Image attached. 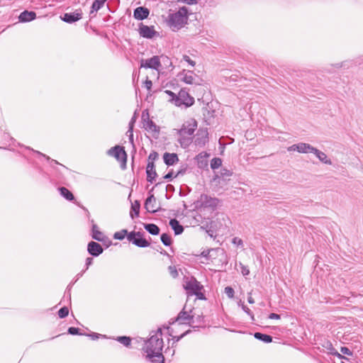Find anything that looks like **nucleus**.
Wrapping results in <instances>:
<instances>
[{"instance_id": "nucleus-16", "label": "nucleus", "mask_w": 363, "mask_h": 363, "mask_svg": "<svg viewBox=\"0 0 363 363\" xmlns=\"http://www.w3.org/2000/svg\"><path fill=\"white\" fill-rule=\"evenodd\" d=\"M88 252L94 257H97L103 252V247L98 242L91 241L87 246Z\"/></svg>"}, {"instance_id": "nucleus-29", "label": "nucleus", "mask_w": 363, "mask_h": 363, "mask_svg": "<svg viewBox=\"0 0 363 363\" xmlns=\"http://www.w3.org/2000/svg\"><path fill=\"white\" fill-rule=\"evenodd\" d=\"M59 191L60 194L68 201H72L74 199L73 194L65 187H60Z\"/></svg>"}, {"instance_id": "nucleus-6", "label": "nucleus", "mask_w": 363, "mask_h": 363, "mask_svg": "<svg viewBox=\"0 0 363 363\" xmlns=\"http://www.w3.org/2000/svg\"><path fill=\"white\" fill-rule=\"evenodd\" d=\"M142 121L145 130L151 133L152 137L157 138L160 134V128L149 118V113L147 111H145L143 112Z\"/></svg>"}, {"instance_id": "nucleus-50", "label": "nucleus", "mask_w": 363, "mask_h": 363, "mask_svg": "<svg viewBox=\"0 0 363 363\" xmlns=\"http://www.w3.org/2000/svg\"><path fill=\"white\" fill-rule=\"evenodd\" d=\"M233 243L239 246V245H242L243 242H242V240L238 238V237H235L233 239Z\"/></svg>"}, {"instance_id": "nucleus-54", "label": "nucleus", "mask_w": 363, "mask_h": 363, "mask_svg": "<svg viewBox=\"0 0 363 363\" xmlns=\"http://www.w3.org/2000/svg\"><path fill=\"white\" fill-rule=\"evenodd\" d=\"M128 133H129V140H130V143H133V134L132 127L129 128Z\"/></svg>"}, {"instance_id": "nucleus-10", "label": "nucleus", "mask_w": 363, "mask_h": 363, "mask_svg": "<svg viewBox=\"0 0 363 363\" xmlns=\"http://www.w3.org/2000/svg\"><path fill=\"white\" fill-rule=\"evenodd\" d=\"M208 142V133L207 128H199L196 134L194 144L196 146L203 147Z\"/></svg>"}, {"instance_id": "nucleus-19", "label": "nucleus", "mask_w": 363, "mask_h": 363, "mask_svg": "<svg viewBox=\"0 0 363 363\" xmlns=\"http://www.w3.org/2000/svg\"><path fill=\"white\" fill-rule=\"evenodd\" d=\"M209 154L206 152H202L199 153L196 157V160L197 162V166L200 169H204L208 166V160L207 158L209 157Z\"/></svg>"}, {"instance_id": "nucleus-48", "label": "nucleus", "mask_w": 363, "mask_h": 363, "mask_svg": "<svg viewBox=\"0 0 363 363\" xmlns=\"http://www.w3.org/2000/svg\"><path fill=\"white\" fill-rule=\"evenodd\" d=\"M144 85L145 86V88L148 90V91H150L151 90V88H152V82L150 79H149L147 77L146 79V80L144 82Z\"/></svg>"}, {"instance_id": "nucleus-4", "label": "nucleus", "mask_w": 363, "mask_h": 363, "mask_svg": "<svg viewBox=\"0 0 363 363\" xmlns=\"http://www.w3.org/2000/svg\"><path fill=\"white\" fill-rule=\"evenodd\" d=\"M196 128L197 122L194 118H190L183 123L182 128L178 130L181 137L179 141L182 146L186 147L190 144L191 138H186V136L193 135Z\"/></svg>"}, {"instance_id": "nucleus-61", "label": "nucleus", "mask_w": 363, "mask_h": 363, "mask_svg": "<svg viewBox=\"0 0 363 363\" xmlns=\"http://www.w3.org/2000/svg\"><path fill=\"white\" fill-rule=\"evenodd\" d=\"M152 362L154 363H164V360L162 362L160 361V359L157 357H152Z\"/></svg>"}, {"instance_id": "nucleus-31", "label": "nucleus", "mask_w": 363, "mask_h": 363, "mask_svg": "<svg viewBox=\"0 0 363 363\" xmlns=\"http://www.w3.org/2000/svg\"><path fill=\"white\" fill-rule=\"evenodd\" d=\"M254 337L259 340H261L264 342H266V343H269V342H271L272 341V337L269 335H267V334H263V333H255L254 334Z\"/></svg>"}, {"instance_id": "nucleus-17", "label": "nucleus", "mask_w": 363, "mask_h": 363, "mask_svg": "<svg viewBox=\"0 0 363 363\" xmlns=\"http://www.w3.org/2000/svg\"><path fill=\"white\" fill-rule=\"evenodd\" d=\"M150 11L148 9L140 6L136 8L133 12V17L137 20H144L148 17Z\"/></svg>"}, {"instance_id": "nucleus-58", "label": "nucleus", "mask_w": 363, "mask_h": 363, "mask_svg": "<svg viewBox=\"0 0 363 363\" xmlns=\"http://www.w3.org/2000/svg\"><path fill=\"white\" fill-rule=\"evenodd\" d=\"M189 333V332L187 331V332H186V333H184L182 334L180 336L174 337V339H175V342H178L179 340H181L183 337H184V336H185V335H186V333Z\"/></svg>"}, {"instance_id": "nucleus-60", "label": "nucleus", "mask_w": 363, "mask_h": 363, "mask_svg": "<svg viewBox=\"0 0 363 363\" xmlns=\"http://www.w3.org/2000/svg\"><path fill=\"white\" fill-rule=\"evenodd\" d=\"M247 301L249 303H255V300L254 298L251 296V292L249 293V296L247 298Z\"/></svg>"}, {"instance_id": "nucleus-23", "label": "nucleus", "mask_w": 363, "mask_h": 363, "mask_svg": "<svg viewBox=\"0 0 363 363\" xmlns=\"http://www.w3.org/2000/svg\"><path fill=\"white\" fill-rule=\"evenodd\" d=\"M36 13L34 11H23L18 18L21 22H29L35 18Z\"/></svg>"}, {"instance_id": "nucleus-20", "label": "nucleus", "mask_w": 363, "mask_h": 363, "mask_svg": "<svg viewBox=\"0 0 363 363\" xmlns=\"http://www.w3.org/2000/svg\"><path fill=\"white\" fill-rule=\"evenodd\" d=\"M163 160L167 166H171L176 164L179 161V157L176 153L165 152L163 155Z\"/></svg>"}, {"instance_id": "nucleus-53", "label": "nucleus", "mask_w": 363, "mask_h": 363, "mask_svg": "<svg viewBox=\"0 0 363 363\" xmlns=\"http://www.w3.org/2000/svg\"><path fill=\"white\" fill-rule=\"evenodd\" d=\"M186 168H183V169H179L177 172V174H175L174 177H177L180 176V175H182V176L184 175L185 174V172H186Z\"/></svg>"}, {"instance_id": "nucleus-43", "label": "nucleus", "mask_w": 363, "mask_h": 363, "mask_svg": "<svg viewBox=\"0 0 363 363\" xmlns=\"http://www.w3.org/2000/svg\"><path fill=\"white\" fill-rule=\"evenodd\" d=\"M182 60L186 62L189 65H190L191 67H194L196 65V62L192 60L189 56L186 55H184L182 56Z\"/></svg>"}, {"instance_id": "nucleus-47", "label": "nucleus", "mask_w": 363, "mask_h": 363, "mask_svg": "<svg viewBox=\"0 0 363 363\" xmlns=\"http://www.w3.org/2000/svg\"><path fill=\"white\" fill-rule=\"evenodd\" d=\"M158 158V153L157 152H150V154L149 155V157H148V162H153L155 160H156Z\"/></svg>"}, {"instance_id": "nucleus-34", "label": "nucleus", "mask_w": 363, "mask_h": 363, "mask_svg": "<svg viewBox=\"0 0 363 363\" xmlns=\"http://www.w3.org/2000/svg\"><path fill=\"white\" fill-rule=\"evenodd\" d=\"M160 239L163 245L165 246H169L172 244V239L167 233L162 234Z\"/></svg>"}, {"instance_id": "nucleus-30", "label": "nucleus", "mask_w": 363, "mask_h": 363, "mask_svg": "<svg viewBox=\"0 0 363 363\" xmlns=\"http://www.w3.org/2000/svg\"><path fill=\"white\" fill-rule=\"evenodd\" d=\"M140 202L138 201H135L131 205V211L130 212V216L132 218H134V216H138L140 213Z\"/></svg>"}, {"instance_id": "nucleus-39", "label": "nucleus", "mask_w": 363, "mask_h": 363, "mask_svg": "<svg viewBox=\"0 0 363 363\" xmlns=\"http://www.w3.org/2000/svg\"><path fill=\"white\" fill-rule=\"evenodd\" d=\"M127 238L130 242H133V240L135 239L136 236H140L141 233L140 232H130V233H127Z\"/></svg>"}, {"instance_id": "nucleus-25", "label": "nucleus", "mask_w": 363, "mask_h": 363, "mask_svg": "<svg viewBox=\"0 0 363 363\" xmlns=\"http://www.w3.org/2000/svg\"><path fill=\"white\" fill-rule=\"evenodd\" d=\"M296 151L300 153L313 152L314 147L305 143H299L297 144Z\"/></svg>"}, {"instance_id": "nucleus-35", "label": "nucleus", "mask_w": 363, "mask_h": 363, "mask_svg": "<svg viewBox=\"0 0 363 363\" xmlns=\"http://www.w3.org/2000/svg\"><path fill=\"white\" fill-rule=\"evenodd\" d=\"M127 233H128V230L123 229L120 231L116 232L113 235V238L116 240H122L124 239V238L127 235Z\"/></svg>"}, {"instance_id": "nucleus-51", "label": "nucleus", "mask_w": 363, "mask_h": 363, "mask_svg": "<svg viewBox=\"0 0 363 363\" xmlns=\"http://www.w3.org/2000/svg\"><path fill=\"white\" fill-rule=\"evenodd\" d=\"M175 174H174L173 171L169 172L166 175H164V179H171L172 178L174 177Z\"/></svg>"}, {"instance_id": "nucleus-22", "label": "nucleus", "mask_w": 363, "mask_h": 363, "mask_svg": "<svg viewBox=\"0 0 363 363\" xmlns=\"http://www.w3.org/2000/svg\"><path fill=\"white\" fill-rule=\"evenodd\" d=\"M91 223L92 224L91 226V237L93 239L98 240V241H103L104 240V236L102 233L99 230V228L96 224L94 223V220H91Z\"/></svg>"}, {"instance_id": "nucleus-44", "label": "nucleus", "mask_w": 363, "mask_h": 363, "mask_svg": "<svg viewBox=\"0 0 363 363\" xmlns=\"http://www.w3.org/2000/svg\"><path fill=\"white\" fill-rule=\"evenodd\" d=\"M240 272L243 276H247L250 274V269L247 266H245L242 263H240Z\"/></svg>"}, {"instance_id": "nucleus-57", "label": "nucleus", "mask_w": 363, "mask_h": 363, "mask_svg": "<svg viewBox=\"0 0 363 363\" xmlns=\"http://www.w3.org/2000/svg\"><path fill=\"white\" fill-rule=\"evenodd\" d=\"M184 4H186L188 5H194L197 4L196 0H184Z\"/></svg>"}, {"instance_id": "nucleus-46", "label": "nucleus", "mask_w": 363, "mask_h": 363, "mask_svg": "<svg viewBox=\"0 0 363 363\" xmlns=\"http://www.w3.org/2000/svg\"><path fill=\"white\" fill-rule=\"evenodd\" d=\"M35 152L39 155L44 157L48 161H50L51 163H54L55 164H60V163L57 161H56L55 160H52L49 156L44 155L39 151H35Z\"/></svg>"}, {"instance_id": "nucleus-36", "label": "nucleus", "mask_w": 363, "mask_h": 363, "mask_svg": "<svg viewBox=\"0 0 363 363\" xmlns=\"http://www.w3.org/2000/svg\"><path fill=\"white\" fill-rule=\"evenodd\" d=\"M238 305L242 307V309L247 315H249L250 316L252 320H255V317H254V315H253L252 312L251 311V310L247 306H245L241 301H239Z\"/></svg>"}, {"instance_id": "nucleus-26", "label": "nucleus", "mask_w": 363, "mask_h": 363, "mask_svg": "<svg viewBox=\"0 0 363 363\" xmlns=\"http://www.w3.org/2000/svg\"><path fill=\"white\" fill-rule=\"evenodd\" d=\"M325 347L327 348L328 351V353L333 355V356H336L337 357H338L340 359H345L346 361H349V359L346 357H345L344 356H342L341 354H340L332 345V344L330 342H327V345L325 346Z\"/></svg>"}, {"instance_id": "nucleus-12", "label": "nucleus", "mask_w": 363, "mask_h": 363, "mask_svg": "<svg viewBox=\"0 0 363 363\" xmlns=\"http://www.w3.org/2000/svg\"><path fill=\"white\" fill-rule=\"evenodd\" d=\"M140 67L157 70L161 67V62L158 56H153L145 60H142Z\"/></svg>"}, {"instance_id": "nucleus-15", "label": "nucleus", "mask_w": 363, "mask_h": 363, "mask_svg": "<svg viewBox=\"0 0 363 363\" xmlns=\"http://www.w3.org/2000/svg\"><path fill=\"white\" fill-rule=\"evenodd\" d=\"M82 17V12L80 10H77L73 13H66L62 18L65 22L72 23L81 19Z\"/></svg>"}, {"instance_id": "nucleus-52", "label": "nucleus", "mask_w": 363, "mask_h": 363, "mask_svg": "<svg viewBox=\"0 0 363 363\" xmlns=\"http://www.w3.org/2000/svg\"><path fill=\"white\" fill-rule=\"evenodd\" d=\"M165 93L170 96L172 97V99L175 101L176 96H177V95H176L174 92L169 90H166Z\"/></svg>"}, {"instance_id": "nucleus-28", "label": "nucleus", "mask_w": 363, "mask_h": 363, "mask_svg": "<svg viewBox=\"0 0 363 363\" xmlns=\"http://www.w3.org/2000/svg\"><path fill=\"white\" fill-rule=\"evenodd\" d=\"M133 244L140 247H147L150 246V242L145 238H143L142 235L140 236H136Z\"/></svg>"}, {"instance_id": "nucleus-62", "label": "nucleus", "mask_w": 363, "mask_h": 363, "mask_svg": "<svg viewBox=\"0 0 363 363\" xmlns=\"http://www.w3.org/2000/svg\"><path fill=\"white\" fill-rule=\"evenodd\" d=\"M135 121V116H133V117L131 118V120H130V123H129V128H130V127H132V128H133V124H134Z\"/></svg>"}, {"instance_id": "nucleus-45", "label": "nucleus", "mask_w": 363, "mask_h": 363, "mask_svg": "<svg viewBox=\"0 0 363 363\" xmlns=\"http://www.w3.org/2000/svg\"><path fill=\"white\" fill-rule=\"evenodd\" d=\"M68 333L71 335H82L83 334L79 333V329L77 328L70 327L68 328Z\"/></svg>"}, {"instance_id": "nucleus-11", "label": "nucleus", "mask_w": 363, "mask_h": 363, "mask_svg": "<svg viewBox=\"0 0 363 363\" xmlns=\"http://www.w3.org/2000/svg\"><path fill=\"white\" fill-rule=\"evenodd\" d=\"M198 202L204 208H211L214 209L218 206V199L208 196L206 194H201Z\"/></svg>"}, {"instance_id": "nucleus-21", "label": "nucleus", "mask_w": 363, "mask_h": 363, "mask_svg": "<svg viewBox=\"0 0 363 363\" xmlns=\"http://www.w3.org/2000/svg\"><path fill=\"white\" fill-rule=\"evenodd\" d=\"M312 153H313L321 162L326 164H330V165L332 164L331 160L328 157V156L326 155V154L325 152L314 147Z\"/></svg>"}, {"instance_id": "nucleus-56", "label": "nucleus", "mask_w": 363, "mask_h": 363, "mask_svg": "<svg viewBox=\"0 0 363 363\" xmlns=\"http://www.w3.org/2000/svg\"><path fill=\"white\" fill-rule=\"evenodd\" d=\"M269 318L270 319H280V315L279 314L272 313L269 315Z\"/></svg>"}, {"instance_id": "nucleus-24", "label": "nucleus", "mask_w": 363, "mask_h": 363, "mask_svg": "<svg viewBox=\"0 0 363 363\" xmlns=\"http://www.w3.org/2000/svg\"><path fill=\"white\" fill-rule=\"evenodd\" d=\"M169 225L174 230L176 235L182 234L184 231L183 226L180 225L179 222L175 218L169 220Z\"/></svg>"}, {"instance_id": "nucleus-13", "label": "nucleus", "mask_w": 363, "mask_h": 363, "mask_svg": "<svg viewBox=\"0 0 363 363\" xmlns=\"http://www.w3.org/2000/svg\"><path fill=\"white\" fill-rule=\"evenodd\" d=\"M145 208L147 212L155 213L160 211V207L157 203L156 198L153 194L150 195L145 201Z\"/></svg>"}, {"instance_id": "nucleus-8", "label": "nucleus", "mask_w": 363, "mask_h": 363, "mask_svg": "<svg viewBox=\"0 0 363 363\" xmlns=\"http://www.w3.org/2000/svg\"><path fill=\"white\" fill-rule=\"evenodd\" d=\"M107 153L108 155L114 157L118 161L126 162L127 155L123 147L116 145L109 149Z\"/></svg>"}, {"instance_id": "nucleus-5", "label": "nucleus", "mask_w": 363, "mask_h": 363, "mask_svg": "<svg viewBox=\"0 0 363 363\" xmlns=\"http://www.w3.org/2000/svg\"><path fill=\"white\" fill-rule=\"evenodd\" d=\"M180 81L188 84L201 85L203 80L196 74L193 71L184 69L178 76Z\"/></svg>"}, {"instance_id": "nucleus-38", "label": "nucleus", "mask_w": 363, "mask_h": 363, "mask_svg": "<svg viewBox=\"0 0 363 363\" xmlns=\"http://www.w3.org/2000/svg\"><path fill=\"white\" fill-rule=\"evenodd\" d=\"M68 314H69V309L67 306H64L58 311V315L60 318H64L67 317L68 315Z\"/></svg>"}, {"instance_id": "nucleus-9", "label": "nucleus", "mask_w": 363, "mask_h": 363, "mask_svg": "<svg viewBox=\"0 0 363 363\" xmlns=\"http://www.w3.org/2000/svg\"><path fill=\"white\" fill-rule=\"evenodd\" d=\"M185 309H186V306L179 313V314L174 321L179 322V324L194 323L196 322L194 320V315L190 314L191 313V310H190L189 312H187Z\"/></svg>"}, {"instance_id": "nucleus-14", "label": "nucleus", "mask_w": 363, "mask_h": 363, "mask_svg": "<svg viewBox=\"0 0 363 363\" xmlns=\"http://www.w3.org/2000/svg\"><path fill=\"white\" fill-rule=\"evenodd\" d=\"M139 33L140 36L148 39L154 38L157 34L153 26H145L143 23L139 26Z\"/></svg>"}, {"instance_id": "nucleus-1", "label": "nucleus", "mask_w": 363, "mask_h": 363, "mask_svg": "<svg viewBox=\"0 0 363 363\" xmlns=\"http://www.w3.org/2000/svg\"><path fill=\"white\" fill-rule=\"evenodd\" d=\"M163 348V340L162 338V330L159 328L154 335L145 342L144 350L147 353V358L157 357L160 361H163L162 350Z\"/></svg>"}, {"instance_id": "nucleus-7", "label": "nucleus", "mask_w": 363, "mask_h": 363, "mask_svg": "<svg viewBox=\"0 0 363 363\" xmlns=\"http://www.w3.org/2000/svg\"><path fill=\"white\" fill-rule=\"evenodd\" d=\"M194 104V99L184 89H181L176 96L175 104L177 106L184 105L186 107Z\"/></svg>"}, {"instance_id": "nucleus-2", "label": "nucleus", "mask_w": 363, "mask_h": 363, "mask_svg": "<svg viewBox=\"0 0 363 363\" xmlns=\"http://www.w3.org/2000/svg\"><path fill=\"white\" fill-rule=\"evenodd\" d=\"M188 21V9L181 7L178 11L170 13L167 21L168 26L173 30L177 31L183 28Z\"/></svg>"}, {"instance_id": "nucleus-37", "label": "nucleus", "mask_w": 363, "mask_h": 363, "mask_svg": "<svg viewBox=\"0 0 363 363\" xmlns=\"http://www.w3.org/2000/svg\"><path fill=\"white\" fill-rule=\"evenodd\" d=\"M118 341L123 345L128 347L130 345L131 339L129 337L121 336L118 337Z\"/></svg>"}, {"instance_id": "nucleus-64", "label": "nucleus", "mask_w": 363, "mask_h": 363, "mask_svg": "<svg viewBox=\"0 0 363 363\" xmlns=\"http://www.w3.org/2000/svg\"><path fill=\"white\" fill-rule=\"evenodd\" d=\"M202 320H203V318H201V317H200V316H198V317L196 318V322H197V323H201Z\"/></svg>"}, {"instance_id": "nucleus-49", "label": "nucleus", "mask_w": 363, "mask_h": 363, "mask_svg": "<svg viewBox=\"0 0 363 363\" xmlns=\"http://www.w3.org/2000/svg\"><path fill=\"white\" fill-rule=\"evenodd\" d=\"M340 351L344 354H347L349 356H351L352 354V352L350 351V350L348 347H341Z\"/></svg>"}, {"instance_id": "nucleus-18", "label": "nucleus", "mask_w": 363, "mask_h": 363, "mask_svg": "<svg viewBox=\"0 0 363 363\" xmlns=\"http://www.w3.org/2000/svg\"><path fill=\"white\" fill-rule=\"evenodd\" d=\"M146 174L147 181L148 182L152 183L157 177V172L153 162H148L146 167Z\"/></svg>"}, {"instance_id": "nucleus-41", "label": "nucleus", "mask_w": 363, "mask_h": 363, "mask_svg": "<svg viewBox=\"0 0 363 363\" xmlns=\"http://www.w3.org/2000/svg\"><path fill=\"white\" fill-rule=\"evenodd\" d=\"M233 174V172L225 168H223L220 170V177H229Z\"/></svg>"}, {"instance_id": "nucleus-40", "label": "nucleus", "mask_w": 363, "mask_h": 363, "mask_svg": "<svg viewBox=\"0 0 363 363\" xmlns=\"http://www.w3.org/2000/svg\"><path fill=\"white\" fill-rule=\"evenodd\" d=\"M168 270H169V272L170 275L173 278H176V277H178L179 274H178V272H177V269L176 267H174V266H169L168 267Z\"/></svg>"}, {"instance_id": "nucleus-63", "label": "nucleus", "mask_w": 363, "mask_h": 363, "mask_svg": "<svg viewBox=\"0 0 363 363\" xmlns=\"http://www.w3.org/2000/svg\"><path fill=\"white\" fill-rule=\"evenodd\" d=\"M99 334L97 333H93L91 335H89V336L91 337L93 340H96L99 337Z\"/></svg>"}, {"instance_id": "nucleus-55", "label": "nucleus", "mask_w": 363, "mask_h": 363, "mask_svg": "<svg viewBox=\"0 0 363 363\" xmlns=\"http://www.w3.org/2000/svg\"><path fill=\"white\" fill-rule=\"evenodd\" d=\"M93 259L91 257H87L86 259V269L92 264Z\"/></svg>"}, {"instance_id": "nucleus-3", "label": "nucleus", "mask_w": 363, "mask_h": 363, "mask_svg": "<svg viewBox=\"0 0 363 363\" xmlns=\"http://www.w3.org/2000/svg\"><path fill=\"white\" fill-rule=\"evenodd\" d=\"M183 287L186 290L188 297L195 295L197 299H206L204 294L201 291L203 289V286L195 277L185 278Z\"/></svg>"}, {"instance_id": "nucleus-27", "label": "nucleus", "mask_w": 363, "mask_h": 363, "mask_svg": "<svg viewBox=\"0 0 363 363\" xmlns=\"http://www.w3.org/2000/svg\"><path fill=\"white\" fill-rule=\"evenodd\" d=\"M144 228L151 235H157L160 233L159 227L154 223L144 224Z\"/></svg>"}, {"instance_id": "nucleus-32", "label": "nucleus", "mask_w": 363, "mask_h": 363, "mask_svg": "<svg viewBox=\"0 0 363 363\" xmlns=\"http://www.w3.org/2000/svg\"><path fill=\"white\" fill-rule=\"evenodd\" d=\"M106 0H95L91 7L90 14L98 11L104 4Z\"/></svg>"}, {"instance_id": "nucleus-42", "label": "nucleus", "mask_w": 363, "mask_h": 363, "mask_svg": "<svg viewBox=\"0 0 363 363\" xmlns=\"http://www.w3.org/2000/svg\"><path fill=\"white\" fill-rule=\"evenodd\" d=\"M225 293L228 296V297L232 298L234 296V289L231 286H226L225 288Z\"/></svg>"}, {"instance_id": "nucleus-59", "label": "nucleus", "mask_w": 363, "mask_h": 363, "mask_svg": "<svg viewBox=\"0 0 363 363\" xmlns=\"http://www.w3.org/2000/svg\"><path fill=\"white\" fill-rule=\"evenodd\" d=\"M297 144H294L288 147V151H296Z\"/></svg>"}, {"instance_id": "nucleus-33", "label": "nucleus", "mask_w": 363, "mask_h": 363, "mask_svg": "<svg viewBox=\"0 0 363 363\" xmlns=\"http://www.w3.org/2000/svg\"><path fill=\"white\" fill-rule=\"evenodd\" d=\"M222 164V160L219 157H214L211 161V167L212 169L219 168Z\"/></svg>"}]
</instances>
